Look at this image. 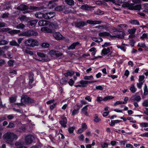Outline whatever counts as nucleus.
<instances>
[{
	"instance_id": "4be33fe9",
	"label": "nucleus",
	"mask_w": 148,
	"mask_h": 148,
	"mask_svg": "<svg viewBox=\"0 0 148 148\" xmlns=\"http://www.w3.org/2000/svg\"><path fill=\"white\" fill-rule=\"evenodd\" d=\"M75 73L73 71H68L67 72L64 73V75L66 77L71 76Z\"/></svg>"
},
{
	"instance_id": "f257e3e1",
	"label": "nucleus",
	"mask_w": 148,
	"mask_h": 148,
	"mask_svg": "<svg viewBox=\"0 0 148 148\" xmlns=\"http://www.w3.org/2000/svg\"><path fill=\"white\" fill-rule=\"evenodd\" d=\"M3 137L5 141L10 145L13 144L14 141L18 138L17 135L13 133L10 132L5 134Z\"/></svg>"
},
{
	"instance_id": "e433bc0d",
	"label": "nucleus",
	"mask_w": 148,
	"mask_h": 148,
	"mask_svg": "<svg viewBox=\"0 0 148 148\" xmlns=\"http://www.w3.org/2000/svg\"><path fill=\"white\" fill-rule=\"evenodd\" d=\"M123 45H124V44L122 43V44L121 45H118L117 46V47L118 48L120 49L121 50H123L125 52L126 51V48L123 46Z\"/></svg>"
},
{
	"instance_id": "4d7b16f0",
	"label": "nucleus",
	"mask_w": 148,
	"mask_h": 148,
	"mask_svg": "<svg viewBox=\"0 0 148 148\" xmlns=\"http://www.w3.org/2000/svg\"><path fill=\"white\" fill-rule=\"evenodd\" d=\"M145 79V76L144 75H141L139 76L138 81L140 82H143Z\"/></svg>"
},
{
	"instance_id": "09e8293b",
	"label": "nucleus",
	"mask_w": 148,
	"mask_h": 148,
	"mask_svg": "<svg viewBox=\"0 0 148 148\" xmlns=\"http://www.w3.org/2000/svg\"><path fill=\"white\" fill-rule=\"evenodd\" d=\"M25 27V25L22 23H20L16 27L17 29H23Z\"/></svg>"
},
{
	"instance_id": "0e129e2a",
	"label": "nucleus",
	"mask_w": 148,
	"mask_h": 148,
	"mask_svg": "<svg viewBox=\"0 0 148 148\" xmlns=\"http://www.w3.org/2000/svg\"><path fill=\"white\" fill-rule=\"evenodd\" d=\"M140 125L142 127H148V123H142L140 124Z\"/></svg>"
},
{
	"instance_id": "680f3d73",
	"label": "nucleus",
	"mask_w": 148,
	"mask_h": 148,
	"mask_svg": "<svg viewBox=\"0 0 148 148\" xmlns=\"http://www.w3.org/2000/svg\"><path fill=\"white\" fill-rule=\"evenodd\" d=\"M142 105L143 106L148 107V101L147 100L144 101L142 103Z\"/></svg>"
},
{
	"instance_id": "473e14b6",
	"label": "nucleus",
	"mask_w": 148,
	"mask_h": 148,
	"mask_svg": "<svg viewBox=\"0 0 148 148\" xmlns=\"http://www.w3.org/2000/svg\"><path fill=\"white\" fill-rule=\"evenodd\" d=\"M130 90L132 93H134L136 91V89L134 86V84H132L130 86Z\"/></svg>"
},
{
	"instance_id": "2f4dec72",
	"label": "nucleus",
	"mask_w": 148,
	"mask_h": 148,
	"mask_svg": "<svg viewBox=\"0 0 148 148\" xmlns=\"http://www.w3.org/2000/svg\"><path fill=\"white\" fill-rule=\"evenodd\" d=\"M23 50L27 53L29 54L30 55H33V52L30 50L28 48L24 49Z\"/></svg>"
},
{
	"instance_id": "c756f323",
	"label": "nucleus",
	"mask_w": 148,
	"mask_h": 148,
	"mask_svg": "<svg viewBox=\"0 0 148 148\" xmlns=\"http://www.w3.org/2000/svg\"><path fill=\"white\" fill-rule=\"evenodd\" d=\"M98 114H96L94 116V121L96 122H98L101 121V119L98 117Z\"/></svg>"
},
{
	"instance_id": "864d4df0",
	"label": "nucleus",
	"mask_w": 148,
	"mask_h": 148,
	"mask_svg": "<svg viewBox=\"0 0 148 148\" xmlns=\"http://www.w3.org/2000/svg\"><path fill=\"white\" fill-rule=\"evenodd\" d=\"M78 113V110L77 109H74L72 112V114L73 116H74L75 115L77 114Z\"/></svg>"
},
{
	"instance_id": "f03ea898",
	"label": "nucleus",
	"mask_w": 148,
	"mask_h": 148,
	"mask_svg": "<svg viewBox=\"0 0 148 148\" xmlns=\"http://www.w3.org/2000/svg\"><path fill=\"white\" fill-rule=\"evenodd\" d=\"M38 35V33L34 30H29L27 31L23 32L19 34L20 36L30 37L32 36H36Z\"/></svg>"
},
{
	"instance_id": "cd10ccee",
	"label": "nucleus",
	"mask_w": 148,
	"mask_h": 148,
	"mask_svg": "<svg viewBox=\"0 0 148 148\" xmlns=\"http://www.w3.org/2000/svg\"><path fill=\"white\" fill-rule=\"evenodd\" d=\"M110 52L109 48H104L102 51V53L105 55Z\"/></svg>"
},
{
	"instance_id": "ddd939ff",
	"label": "nucleus",
	"mask_w": 148,
	"mask_h": 148,
	"mask_svg": "<svg viewBox=\"0 0 148 148\" xmlns=\"http://www.w3.org/2000/svg\"><path fill=\"white\" fill-rule=\"evenodd\" d=\"M29 8V7L25 5L21 4L18 6L17 9L20 10H25Z\"/></svg>"
},
{
	"instance_id": "c85d7f7f",
	"label": "nucleus",
	"mask_w": 148,
	"mask_h": 148,
	"mask_svg": "<svg viewBox=\"0 0 148 148\" xmlns=\"http://www.w3.org/2000/svg\"><path fill=\"white\" fill-rule=\"evenodd\" d=\"M136 30V29L133 28L131 29H128V32L129 34L131 35L134 34Z\"/></svg>"
},
{
	"instance_id": "f704fd0d",
	"label": "nucleus",
	"mask_w": 148,
	"mask_h": 148,
	"mask_svg": "<svg viewBox=\"0 0 148 148\" xmlns=\"http://www.w3.org/2000/svg\"><path fill=\"white\" fill-rule=\"evenodd\" d=\"M141 8V6L140 5H133V10H139Z\"/></svg>"
},
{
	"instance_id": "0eeeda50",
	"label": "nucleus",
	"mask_w": 148,
	"mask_h": 148,
	"mask_svg": "<svg viewBox=\"0 0 148 148\" xmlns=\"http://www.w3.org/2000/svg\"><path fill=\"white\" fill-rule=\"evenodd\" d=\"M67 122L66 118L63 116L62 117L61 120L60 121V123L62 126L64 128H65L66 127V124L67 123Z\"/></svg>"
},
{
	"instance_id": "6e6552de",
	"label": "nucleus",
	"mask_w": 148,
	"mask_h": 148,
	"mask_svg": "<svg viewBox=\"0 0 148 148\" xmlns=\"http://www.w3.org/2000/svg\"><path fill=\"white\" fill-rule=\"evenodd\" d=\"M54 12H50L44 14V18L46 19H49L52 18L55 16Z\"/></svg>"
},
{
	"instance_id": "f3484780",
	"label": "nucleus",
	"mask_w": 148,
	"mask_h": 148,
	"mask_svg": "<svg viewBox=\"0 0 148 148\" xmlns=\"http://www.w3.org/2000/svg\"><path fill=\"white\" fill-rule=\"evenodd\" d=\"M41 31L45 33H51L52 32L51 29L47 27H44L41 29Z\"/></svg>"
},
{
	"instance_id": "6ab92c4d",
	"label": "nucleus",
	"mask_w": 148,
	"mask_h": 148,
	"mask_svg": "<svg viewBox=\"0 0 148 148\" xmlns=\"http://www.w3.org/2000/svg\"><path fill=\"white\" fill-rule=\"evenodd\" d=\"M88 105H87L84 107L82 110V114H84L86 116H88V114L87 112L88 110L87 107L89 106Z\"/></svg>"
},
{
	"instance_id": "a211bd4d",
	"label": "nucleus",
	"mask_w": 148,
	"mask_h": 148,
	"mask_svg": "<svg viewBox=\"0 0 148 148\" xmlns=\"http://www.w3.org/2000/svg\"><path fill=\"white\" fill-rule=\"evenodd\" d=\"M37 22V20H32L28 22V25L29 27H33L35 26Z\"/></svg>"
},
{
	"instance_id": "ea45409f",
	"label": "nucleus",
	"mask_w": 148,
	"mask_h": 148,
	"mask_svg": "<svg viewBox=\"0 0 148 148\" xmlns=\"http://www.w3.org/2000/svg\"><path fill=\"white\" fill-rule=\"evenodd\" d=\"M104 12L98 9L95 12V14H96L102 15L103 14Z\"/></svg>"
},
{
	"instance_id": "338daca9",
	"label": "nucleus",
	"mask_w": 148,
	"mask_h": 148,
	"mask_svg": "<svg viewBox=\"0 0 148 148\" xmlns=\"http://www.w3.org/2000/svg\"><path fill=\"white\" fill-rule=\"evenodd\" d=\"M10 48V46H6L2 47L1 49L4 51H7Z\"/></svg>"
},
{
	"instance_id": "7c9ffc66",
	"label": "nucleus",
	"mask_w": 148,
	"mask_h": 148,
	"mask_svg": "<svg viewBox=\"0 0 148 148\" xmlns=\"http://www.w3.org/2000/svg\"><path fill=\"white\" fill-rule=\"evenodd\" d=\"M65 2L67 4L70 5H74V1L73 0H65Z\"/></svg>"
},
{
	"instance_id": "72a5a7b5",
	"label": "nucleus",
	"mask_w": 148,
	"mask_h": 148,
	"mask_svg": "<svg viewBox=\"0 0 148 148\" xmlns=\"http://www.w3.org/2000/svg\"><path fill=\"white\" fill-rule=\"evenodd\" d=\"M56 52L57 51L51 50L49 51V53L52 57H56Z\"/></svg>"
},
{
	"instance_id": "39448f33",
	"label": "nucleus",
	"mask_w": 148,
	"mask_h": 148,
	"mask_svg": "<svg viewBox=\"0 0 148 148\" xmlns=\"http://www.w3.org/2000/svg\"><path fill=\"white\" fill-rule=\"evenodd\" d=\"M34 138V137L33 135H27L25 137L24 143L27 145L30 144L32 143Z\"/></svg>"
},
{
	"instance_id": "b1692460",
	"label": "nucleus",
	"mask_w": 148,
	"mask_h": 148,
	"mask_svg": "<svg viewBox=\"0 0 148 148\" xmlns=\"http://www.w3.org/2000/svg\"><path fill=\"white\" fill-rule=\"evenodd\" d=\"M33 77V73L32 72L29 73V84L30 85H31L34 81Z\"/></svg>"
},
{
	"instance_id": "412c9836",
	"label": "nucleus",
	"mask_w": 148,
	"mask_h": 148,
	"mask_svg": "<svg viewBox=\"0 0 148 148\" xmlns=\"http://www.w3.org/2000/svg\"><path fill=\"white\" fill-rule=\"evenodd\" d=\"M124 5L125 7L129 9L133 10V5H134L133 3H126L124 4Z\"/></svg>"
},
{
	"instance_id": "a18cd8bd",
	"label": "nucleus",
	"mask_w": 148,
	"mask_h": 148,
	"mask_svg": "<svg viewBox=\"0 0 148 148\" xmlns=\"http://www.w3.org/2000/svg\"><path fill=\"white\" fill-rule=\"evenodd\" d=\"M114 97H113L111 96H108L104 97L103 99V100L104 101H106L109 99H114Z\"/></svg>"
},
{
	"instance_id": "9b49d317",
	"label": "nucleus",
	"mask_w": 148,
	"mask_h": 148,
	"mask_svg": "<svg viewBox=\"0 0 148 148\" xmlns=\"http://www.w3.org/2000/svg\"><path fill=\"white\" fill-rule=\"evenodd\" d=\"M138 93H136L135 95L132 97V101H136L137 102L140 101L141 100V97L140 96L137 95Z\"/></svg>"
},
{
	"instance_id": "c9c22d12",
	"label": "nucleus",
	"mask_w": 148,
	"mask_h": 148,
	"mask_svg": "<svg viewBox=\"0 0 148 148\" xmlns=\"http://www.w3.org/2000/svg\"><path fill=\"white\" fill-rule=\"evenodd\" d=\"M10 45L12 46H19V44H18L17 43L15 40H12L10 41Z\"/></svg>"
},
{
	"instance_id": "69168bd1",
	"label": "nucleus",
	"mask_w": 148,
	"mask_h": 148,
	"mask_svg": "<svg viewBox=\"0 0 148 148\" xmlns=\"http://www.w3.org/2000/svg\"><path fill=\"white\" fill-rule=\"evenodd\" d=\"M14 60H10L8 62V64L10 66H11L13 65Z\"/></svg>"
},
{
	"instance_id": "79ce46f5",
	"label": "nucleus",
	"mask_w": 148,
	"mask_h": 148,
	"mask_svg": "<svg viewBox=\"0 0 148 148\" xmlns=\"http://www.w3.org/2000/svg\"><path fill=\"white\" fill-rule=\"evenodd\" d=\"M24 143L23 142H22L20 141L17 142L15 143V146L17 147L18 148H19L21 145L24 144Z\"/></svg>"
},
{
	"instance_id": "603ef678",
	"label": "nucleus",
	"mask_w": 148,
	"mask_h": 148,
	"mask_svg": "<svg viewBox=\"0 0 148 148\" xmlns=\"http://www.w3.org/2000/svg\"><path fill=\"white\" fill-rule=\"evenodd\" d=\"M8 43V42L5 40H2L0 41V45H7Z\"/></svg>"
},
{
	"instance_id": "1a4fd4ad",
	"label": "nucleus",
	"mask_w": 148,
	"mask_h": 148,
	"mask_svg": "<svg viewBox=\"0 0 148 148\" xmlns=\"http://www.w3.org/2000/svg\"><path fill=\"white\" fill-rule=\"evenodd\" d=\"M49 2L48 5V8L50 9H53L56 6L54 2L57 1L58 0H51Z\"/></svg>"
},
{
	"instance_id": "5701e85b",
	"label": "nucleus",
	"mask_w": 148,
	"mask_h": 148,
	"mask_svg": "<svg viewBox=\"0 0 148 148\" xmlns=\"http://www.w3.org/2000/svg\"><path fill=\"white\" fill-rule=\"evenodd\" d=\"M3 56L4 57L10 59L12 58L13 55L10 52L8 51L6 55L5 54V52H4V53L3 54Z\"/></svg>"
},
{
	"instance_id": "c03bdc74",
	"label": "nucleus",
	"mask_w": 148,
	"mask_h": 148,
	"mask_svg": "<svg viewBox=\"0 0 148 148\" xmlns=\"http://www.w3.org/2000/svg\"><path fill=\"white\" fill-rule=\"evenodd\" d=\"M144 94L146 95L148 94V90L146 84H145L144 88Z\"/></svg>"
},
{
	"instance_id": "f8f14e48",
	"label": "nucleus",
	"mask_w": 148,
	"mask_h": 148,
	"mask_svg": "<svg viewBox=\"0 0 148 148\" xmlns=\"http://www.w3.org/2000/svg\"><path fill=\"white\" fill-rule=\"evenodd\" d=\"M97 82V81H88L84 80H81L80 81L79 83L82 85V86H84V85L87 84H90L94 82Z\"/></svg>"
},
{
	"instance_id": "dca6fc26",
	"label": "nucleus",
	"mask_w": 148,
	"mask_h": 148,
	"mask_svg": "<svg viewBox=\"0 0 148 148\" xmlns=\"http://www.w3.org/2000/svg\"><path fill=\"white\" fill-rule=\"evenodd\" d=\"M94 7H92L88 6L87 4L82 5L81 7V8L82 10H91Z\"/></svg>"
},
{
	"instance_id": "7ed1b4c3",
	"label": "nucleus",
	"mask_w": 148,
	"mask_h": 148,
	"mask_svg": "<svg viewBox=\"0 0 148 148\" xmlns=\"http://www.w3.org/2000/svg\"><path fill=\"white\" fill-rule=\"evenodd\" d=\"M24 43L27 46L34 47L38 45L37 40L33 39H29L26 40Z\"/></svg>"
},
{
	"instance_id": "de8ad7c7",
	"label": "nucleus",
	"mask_w": 148,
	"mask_h": 148,
	"mask_svg": "<svg viewBox=\"0 0 148 148\" xmlns=\"http://www.w3.org/2000/svg\"><path fill=\"white\" fill-rule=\"evenodd\" d=\"M122 104H126V102H123V101H117L114 103V106H116L118 105Z\"/></svg>"
},
{
	"instance_id": "20e7f679",
	"label": "nucleus",
	"mask_w": 148,
	"mask_h": 148,
	"mask_svg": "<svg viewBox=\"0 0 148 148\" xmlns=\"http://www.w3.org/2000/svg\"><path fill=\"white\" fill-rule=\"evenodd\" d=\"M21 103H19L20 105H23V103H33L34 102V100L30 98L27 95H23V97L21 98Z\"/></svg>"
},
{
	"instance_id": "393cba45",
	"label": "nucleus",
	"mask_w": 148,
	"mask_h": 148,
	"mask_svg": "<svg viewBox=\"0 0 148 148\" xmlns=\"http://www.w3.org/2000/svg\"><path fill=\"white\" fill-rule=\"evenodd\" d=\"M47 24V21L45 20L40 21L38 22V25L40 26H43Z\"/></svg>"
},
{
	"instance_id": "423d86ee",
	"label": "nucleus",
	"mask_w": 148,
	"mask_h": 148,
	"mask_svg": "<svg viewBox=\"0 0 148 148\" xmlns=\"http://www.w3.org/2000/svg\"><path fill=\"white\" fill-rule=\"evenodd\" d=\"M53 36L55 39L57 40H63L64 39V37L59 32H56L54 33Z\"/></svg>"
},
{
	"instance_id": "a878e982",
	"label": "nucleus",
	"mask_w": 148,
	"mask_h": 148,
	"mask_svg": "<svg viewBox=\"0 0 148 148\" xmlns=\"http://www.w3.org/2000/svg\"><path fill=\"white\" fill-rule=\"evenodd\" d=\"M35 16L36 18L39 19L44 18V14L41 12H37L35 14Z\"/></svg>"
},
{
	"instance_id": "13d9d810",
	"label": "nucleus",
	"mask_w": 148,
	"mask_h": 148,
	"mask_svg": "<svg viewBox=\"0 0 148 148\" xmlns=\"http://www.w3.org/2000/svg\"><path fill=\"white\" fill-rule=\"evenodd\" d=\"M82 128L85 130L87 128V126L85 123H82Z\"/></svg>"
},
{
	"instance_id": "9d476101",
	"label": "nucleus",
	"mask_w": 148,
	"mask_h": 148,
	"mask_svg": "<svg viewBox=\"0 0 148 148\" xmlns=\"http://www.w3.org/2000/svg\"><path fill=\"white\" fill-rule=\"evenodd\" d=\"M102 23L101 21H92L89 20L87 21L86 23L91 25H96L100 24Z\"/></svg>"
},
{
	"instance_id": "5fc2aeb1",
	"label": "nucleus",
	"mask_w": 148,
	"mask_h": 148,
	"mask_svg": "<svg viewBox=\"0 0 148 148\" xmlns=\"http://www.w3.org/2000/svg\"><path fill=\"white\" fill-rule=\"evenodd\" d=\"M14 123L12 122H10L9 123L8 125L7 126V128H12L14 127Z\"/></svg>"
},
{
	"instance_id": "a19ab883",
	"label": "nucleus",
	"mask_w": 148,
	"mask_h": 148,
	"mask_svg": "<svg viewBox=\"0 0 148 148\" xmlns=\"http://www.w3.org/2000/svg\"><path fill=\"white\" fill-rule=\"evenodd\" d=\"M101 145L102 148H107L108 146V144L105 142L101 143Z\"/></svg>"
},
{
	"instance_id": "774afa93",
	"label": "nucleus",
	"mask_w": 148,
	"mask_h": 148,
	"mask_svg": "<svg viewBox=\"0 0 148 148\" xmlns=\"http://www.w3.org/2000/svg\"><path fill=\"white\" fill-rule=\"evenodd\" d=\"M63 53L61 52H60L59 51H57V52L56 53V57H58L62 55Z\"/></svg>"
},
{
	"instance_id": "4468645a",
	"label": "nucleus",
	"mask_w": 148,
	"mask_h": 148,
	"mask_svg": "<svg viewBox=\"0 0 148 148\" xmlns=\"http://www.w3.org/2000/svg\"><path fill=\"white\" fill-rule=\"evenodd\" d=\"M125 33L123 32H120L117 35H116L113 36H111V37H115L120 38H123L125 35Z\"/></svg>"
},
{
	"instance_id": "8fccbe9b",
	"label": "nucleus",
	"mask_w": 148,
	"mask_h": 148,
	"mask_svg": "<svg viewBox=\"0 0 148 148\" xmlns=\"http://www.w3.org/2000/svg\"><path fill=\"white\" fill-rule=\"evenodd\" d=\"M92 39L94 41L96 42H100V41H103V39L100 38H99V40H100L99 41L98 40H97V38H96V37H93L92 38Z\"/></svg>"
},
{
	"instance_id": "49530a36",
	"label": "nucleus",
	"mask_w": 148,
	"mask_h": 148,
	"mask_svg": "<svg viewBox=\"0 0 148 148\" xmlns=\"http://www.w3.org/2000/svg\"><path fill=\"white\" fill-rule=\"evenodd\" d=\"M20 32L19 30H16L14 29L9 32V33L11 34H13L18 33Z\"/></svg>"
},
{
	"instance_id": "6e6d98bb",
	"label": "nucleus",
	"mask_w": 148,
	"mask_h": 148,
	"mask_svg": "<svg viewBox=\"0 0 148 148\" xmlns=\"http://www.w3.org/2000/svg\"><path fill=\"white\" fill-rule=\"evenodd\" d=\"M10 101L11 103H13L16 100V97H11L10 98Z\"/></svg>"
},
{
	"instance_id": "052dcab7",
	"label": "nucleus",
	"mask_w": 148,
	"mask_h": 148,
	"mask_svg": "<svg viewBox=\"0 0 148 148\" xmlns=\"http://www.w3.org/2000/svg\"><path fill=\"white\" fill-rule=\"evenodd\" d=\"M37 55L39 56L42 58H45V55L44 53L40 52H37Z\"/></svg>"
},
{
	"instance_id": "3c124183",
	"label": "nucleus",
	"mask_w": 148,
	"mask_h": 148,
	"mask_svg": "<svg viewBox=\"0 0 148 148\" xmlns=\"http://www.w3.org/2000/svg\"><path fill=\"white\" fill-rule=\"evenodd\" d=\"M74 129L75 127H69L68 130L69 132L70 133H73Z\"/></svg>"
},
{
	"instance_id": "58836bf2",
	"label": "nucleus",
	"mask_w": 148,
	"mask_h": 148,
	"mask_svg": "<svg viewBox=\"0 0 148 148\" xmlns=\"http://www.w3.org/2000/svg\"><path fill=\"white\" fill-rule=\"evenodd\" d=\"M130 22L131 23V24L133 25H140L139 23V21L136 20H132L130 21Z\"/></svg>"
},
{
	"instance_id": "aec40b11",
	"label": "nucleus",
	"mask_w": 148,
	"mask_h": 148,
	"mask_svg": "<svg viewBox=\"0 0 148 148\" xmlns=\"http://www.w3.org/2000/svg\"><path fill=\"white\" fill-rule=\"evenodd\" d=\"M99 36L102 37L106 36H110L111 37L112 36L109 33L106 32L99 33Z\"/></svg>"
},
{
	"instance_id": "2eb2a0df",
	"label": "nucleus",
	"mask_w": 148,
	"mask_h": 148,
	"mask_svg": "<svg viewBox=\"0 0 148 148\" xmlns=\"http://www.w3.org/2000/svg\"><path fill=\"white\" fill-rule=\"evenodd\" d=\"M87 25V23L83 21H81L77 22L75 23V26L79 27H83L85 25Z\"/></svg>"
},
{
	"instance_id": "bb28decb",
	"label": "nucleus",
	"mask_w": 148,
	"mask_h": 148,
	"mask_svg": "<svg viewBox=\"0 0 148 148\" xmlns=\"http://www.w3.org/2000/svg\"><path fill=\"white\" fill-rule=\"evenodd\" d=\"M79 44L78 42H76L72 44L68 48V49H73L75 48V47L77 45H79Z\"/></svg>"
},
{
	"instance_id": "4c0bfd02",
	"label": "nucleus",
	"mask_w": 148,
	"mask_h": 148,
	"mask_svg": "<svg viewBox=\"0 0 148 148\" xmlns=\"http://www.w3.org/2000/svg\"><path fill=\"white\" fill-rule=\"evenodd\" d=\"M50 25L52 28L54 29H57L58 27V25L56 23H51L50 24Z\"/></svg>"
},
{
	"instance_id": "e2e57ef3",
	"label": "nucleus",
	"mask_w": 148,
	"mask_h": 148,
	"mask_svg": "<svg viewBox=\"0 0 148 148\" xmlns=\"http://www.w3.org/2000/svg\"><path fill=\"white\" fill-rule=\"evenodd\" d=\"M19 20L21 21H23L26 18V17L25 16L22 15L19 17Z\"/></svg>"
},
{
	"instance_id": "bf43d9fd",
	"label": "nucleus",
	"mask_w": 148,
	"mask_h": 148,
	"mask_svg": "<svg viewBox=\"0 0 148 148\" xmlns=\"http://www.w3.org/2000/svg\"><path fill=\"white\" fill-rule=\"evenodd\" d=\"M62 7L61 6H58L55 8V10L57 11H60L62 10Z\"/></svg>"
},
{
	"instance_id": "37998d69",
	"label": "nucleus",
	"mask_w": 148,
	"mask_h": 148,
	"mask_svg": "<svg viewBox=\"0 0 148 148\" xmlns=\"http://www.w3.org/2000/svg\"><path fill=\"white\" fill-rule=\"evenodd\" d=\"M144 81H143V82H139L137 84V86L138 88L139 89H141L142 87V85L143 84Z\"/></svg>"
}]
</instances>
